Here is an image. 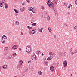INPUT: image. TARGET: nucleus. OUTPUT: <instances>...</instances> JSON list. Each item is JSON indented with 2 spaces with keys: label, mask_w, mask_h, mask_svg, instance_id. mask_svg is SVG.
Wrapping results in <instances>:
<instances>
[{
  "label": "nucleus",
  "mask_w": 77,
  "mask_h": 77,
  "mask_svg": "<svg viewBox=\"0 0 77 77\" xmlns=\"http://www.w3.org/2000/svg\"><path fill=\"white\" fill-rule=\"evenodd\" d=\"M57 0H54L53 2V3H52L51 0H48V1H47V3L49 7H51L52 9H54V5L56 6L57 5Z\"/></svg>",
  "instance_id": "nucleus-1"
},
{
  "label": "nucleus",
  "mask_w": 77,
  "mask_h": 77,
  "mask_svg": "<svg viewBox=\"0 0 77 77\" xmlns=\"http://www.w3.org/2000/svg\"><path fill=\"white\" fill-rule=\"evenodd\" d=\"M26 51L28 53H30L31 51V47L29 46H27L26 47Z\"/></svg>",
  "instance_id": "nucleus-2"
},
{
  "label": "nucleus",
  "mask_w": 77,
  "mask_h": 77,
  "mask_svg": "<svg viewBox=\"0 0 77 77\" xmlns=\"http://www.w3.org/2000/svg\"><path fill=\"white\" fill-rule=\"evenodd\" d=\"M44 65L45 66H48V63L47 61H43Z\"/></svg>",
  "instance_id": "nucleus-3"
},
{
  "label": "nucleus",
  "mask_w": 77,
  "mask_h": 77,
  "mask_svg": "<svg viewBox=\"0 0 77 77\" xmlns=\"http://www.w3.org/2000/svg\"><path fill=\"white\" fill-rule=\"evenodd\" d=\"M13 50H16L18 48V46L17 45L13 46L12 48Z\"/></svg>",
  "instance_id": "nucleus-4"
},
{
  "label": "nucleus",
  "mask_w": 77,
  "mask_h": 77,
  "mask_svg": "<svg viewBox=\"0 0 77 77\" xmlns=\"http://www.w3.org/2000/svg\"><path fill=\"white\" fill-rule=\"evenodd\" d=\"M32 12L33 13H36V9L35 8L33 7L32 8Z\"/></svg>",
  "instance_id": "nucleus-5"
},
{
  "label": "nucleus",
  "mask_w": 77,
  "mask_h": 77,
  "mask_svg": "<svg viewBox=\"0 0 77 77\" xmlns=\"http://www.w3.org/2000/svg\"><path fill=\"white\" fill-rule=\"evenodd\" d=\"M63 64L64 65V67H66V66H67V62H66V60H65L63 62Z\"/></svg>",
  "instance_id": "nucleus-6"
},
{
  "label": "nucleus",
  "mask_w": 77,
  "mask_h": 77,
  "mask_svg": "<svg viewBox=\"0 0 77 77\" xmlns=\"http://www.w3.org/2000/svg\"><path fill=\"white\" fill-rule=\"evenodd\" d=\"M50 69L51 71L53 72V71H54V67H53V66H51L50 67Z\"/></svg>",
  "instance_id": "nucleus-7"
},
{
  "label": "nucleus",
  "mask_w": 77,
  "mask_h": 77,
  "mask_svg": "<svg viewBox=\"0 0 77 77\" xmlns=\"http://www.w3.org/2000/svg\"><path fill=\"white\" fill-rule=\"evenodd\" d=\"M58 54L60 56H63V53L61 52H60L58 53Z\"/></svg>",
  "instance_id": "nucleus-8"
},
{
  "label": "nucleus",
  "mask_w": 77,
  "mask_h": 77,
  "mask_svg": "<svg viewBox=\"0 0 77 77\" xmlns=\"http://www.w3.org/2000/svg\"><path fill=\"white\" fill-rule=\"evenodd\" d=\"M3 68L4 69H6V68H8V66L6 65H3L2 66Z\"/></svg>",
  "instance_id": "nucleus-9"
},
{
  "label": "nucleus",
  "mask_w": 77,
  "mask_h": 77,
  "mask_svg": "<svg viewBox=\"0 0 77 77\" xmlns=\"http://www.w3.org/2000/svg\"><path fill=\"white\" fill-rule=\"evenodd\" d=\"M21 69V65H17V69L18 70H20Z\"/></svg>",
  "instance_id": "nucleus-10"
},
{
  "label": "nucleus",
  "mask_w": 77,
  "mask_h": 77,
  "mask_svg": "<svg viewBox=\"0 0 77 77\" xmlns=\"http://www.w3.org/2000/svg\"><path fill=\"white\" fill-rule=\"evenodd\" d=\"M42 17H44V18H45V17H46V16L47 15V14H46V13H43L42 14Z\"/></svg>",
  "instance_id": "nucleus-11"
},
{
  "label": "nucleus",
  "mask_w": 77,
  "mask_h": 77,
  "mask_svg": "<svg viewBox=\"0 0 77 77\" xmlns=\"http://www.w3.org/2000/svg\"><path fill=\"white\" fill-rule=\"evenodd\" d=\"M2 5H6V2L5 0H2Z\"/></svg>",
  "instance_id": "nucleus-12"
},
{
  "label": "nucleus",
  "mask_w": 77,
  "mask_h": 77,
  "mask_svg": "<svg viewBox=\"0 0 77 77\" xmlns=\"http://www.w3.org/2000/svg\"><path fill=\"white\" fill-rule=\"evenodd\" d=\"M50 57H53V53L51 52H50L49 53Z\"/></svg>",
  "instance_id": "nucleus-13"
},
{
  "label": "nucleus",
  "mask_w": 77,
  "mask_h": 77,
  "mask_svg": "<svg viewBox=\"0 0 77 77\" xmlns=\"http://www.w3.org/2000/svg\"><path fill=\"white\" fill-rule=\"evenodd\" d=\"M59 65V63H54V66H58Z\"/></svg>",
  "instance_id": "nucleus-14"
},
{
  "label": "nucleus",
  "mask_w": 77,
  "mask_h": 77,
  "mask_svg": "<svg viewBox=\"0 0 77 77\" xmlns=\"http://www.w3.org/2000/svg\"><path fill=\"white\" fill-rule=\"evenodd\" d=\"M36 29H33L32 31V34H34V33H35V30H36Z\"/></svg>",
  "instance_id": "nucleus-15"
},
{
  "label": "nucleus",
  "mask_w": 77,
  "mask_h": 77,
  "mask_svg": "<svg viewBox=\"0 0 77 77\" xmlns=\"http://www.w3.org/2000/svg\"><path fill=\"white\" fill-rule=\"evenodd\" d=\"M36 55H34L32 57V58L33 60V59H34L35 60L36 59Z\"/></svg>",
  "instance_id": "nucleus-16"
},
{
  "label": "nucleus",
  "mask_w": 77,
  "mask_h": 77,
  "mask_svg": "<svg viewBox=\"0 0 77 77\" xmlns=\"http://www.w3.org/2000/svg\"><path fill=\"white\" fill-rule=\"evenodd\" d=\"M15 25H19L20 24V23H19V22L17 21L15 22Z\"/></svg>",
  "instance_id": "nucleus-17"
},
{
  "label": "nucleus",
  "mask_w": 77,
  "mask_h": 77,
  "mask_svg": "<svg viewBox=\"0 0 77 77\" xmlns=\"http://www.w3.org/2000/svg\"><path fill=\"white\" fill-rule=\"evenodd\" d=\"M4 37H5V38L4 39H5H5H7V37L6 36H5V35H3L2 37V39H3Z\"/></svg>",
  "instance_id": "nucleus-18"
},
{
  "label": "nucleus",
  "mask_w": 77,
  "mask_h": 77,
  "mask_svg": "<svg viewBox=\"0 0 77 77\" xmlns=\"http://www.w3.org/2000/svg\"><path fill=\"white\" fill-rule=\"evenodd\" d=\"M8 50V47H6L5 48L4 50L5 51H7Z\"/></svg>",
  "instance_id": "nucleus-19"
},
{
  "label": "nucleus",
  "mask_w": 77,
  "mask_h": 77,
  "mask_svg": "<svg viewBox=\"0 0 77 77\" xmlns=\"http://www.w3.org/2000/svg\"><path fill=\"white\" fill-rule=\"evenodd\" d=\"M32 7H29L28 8V9L30 11H32Z\"/></svg>",
  "instance_id": "nucleus-20"
},
{
  "label": "nucleus",
  "mask_w": 77,
  "mask_h": 77,
  "mask_svg": "<svg viewBox=\"0 0 77 77\" xmlns=\"http://www.w3.org/2000/svg\"><path fill=\"white\" fill-rule=\"evenodd\" d=\"M5 5V9H8V5L7 4H6Z\"/></svg>",
  "instance_id": "nucleus-21"
},
{
  "label": "nucleus",
  "mask_w": 77,
  "mask_h": 77,
  "mask_svg": "<svg viewBox=\"0 0 77 77\" xmlns=\"http://www.w3.org/2000/svg\"><path fill=\"white\" fill-rule=\"evenodd\" d=\"M42 30H43V28H42L39 30V32L40 33H42Z\"/></svg>",
  "instance_id": "nucleus-22"
},
{
  "label": "nucleus",
  "mask_w": 77,
  "mask_h": 77,
  "mask_svg": "<svg viewBox=\"0 0 77 77\" xmlns=\"http://www.w3.org/2000/svg\"><path fill=\"white\" fill-rule=\"evenodd\" d=\"M1 42L2 43V44H4L5 42V40L4 39H2Z\"/></svg>",
  "instance_id": "nucleus-23"
},
{
  "label": "nucleus",
  "mask_w": 77,
  "mask_h": 77,
  "mask_svg": "<svg viewBox=\"0 0 77 77\" xmlns=\"http://www.w3.org/2000/svg\"><path fill=\"white\" fill-rule=\"evenodd\" d=\"M51 29V27H50L49 26L48 27V30L49 32H51V29Z\"/></svg>",
  "instance_id": "nucleus-24"
},
{
  "label": "nucleus",
  "mask_w": 77,
  "mask_h": 77,
  "mask_svg": "<svg viewBox=\"0 0 77 77\" xmlns=\"http://www.w3.org/2000/svg\"><path fill=\"white\" fill-rule=\"evenodd\" d=\"M36 24H37V23H33L32 26L33 27L34 26H36Z\"/></svg>",
  "instance_id": "nucleus-25"
},
{
  "label": "nucleus",
  "mask_w": 77,
  "mask_h": 77,
  "mask_svg": "<svg viewBox=\"0 0 77 77\" xmlns=\"http://www.w3.org/2000/svg\"><path fill=\"white\" fill-rule=\"evenodd\" d=\"M14 11L17 14H18L19 12H18V11L17 10L14 9Z\"/></svg>",
  "instance_id": "nucleus-26"
},
{
  "label": "nucleus",
  "mask_w": 77,
  "mask_h": 77,
  "mask_svg": "<svg viewBox=\"0 0 77 77\" xmlns=\"http://www.w3.org/2000/svg\"><path fill=\"white\" fill-rule=\"evenodd\" d=\"M51 59V57H49L47 58V60H50Z\"/></svg>",
  "instance_id": "nucleus-27"
},
{
  "label": "nucleus",
  "mask_w": 77,
  "mask_h": 77,
  "mask_svg": "<svg viewBox=\"0 0 77 77\" xmlns=\"http://www.w3.org/2000/svg\"><path fill=\"white\" fill-rule=\"evenodd\" d=\"M23 61L20 60L19 61V63L21 65H22V64H23Z\"/></svg>",
  "instance_id": "nucleus-28"
},
{
  "label": "nucleus",
  "mask_w": 77,
  "mask_h": 77,
  "mask_svg": "<svg viewBox=\"0 0 77 77\" xmlns=\"http://www.w3.org/2000/svg\"><path fill=\"white\" fill-rule=\"evenodd\" d=\"M41 9L42 10H44V9H45V7H44L43 6H41Z\"/></svg>",
  "instance_id": "nucleus-29"
},
{
  "label": "nucleus",
  "mask_w": 77,
  "mask_h": 77,
  "mask_svg": "<svg viewBox=\"0 0 77 77\" xmlns=\"http://www.w3.org/2000/svg\"><path fill=\"white\" fill-rule=\"evenodd\" d=\"M3 6V4L2 2H0V7H2Z\"/></svg>",
  "instance_id": "nucleus-30"
},
{
  "label": "nucleus",
  "mask_w": 77,
  "mask_h": 77,
  "mask_svg": "<svg viewBox=\"0 0 77 77\" xmlns=\"http://www.w3.org/2000/svg\"><path fill=\"white\" fill-rule=\"evenodd\" d=\"M41 52H40V51H39H39H37V52H36V54H38V55H39V54Z\"/></svg>",
  "instance_id": "nucleus-31"
},
{
  "label": "nucleus",
  "mask_w": 77,
  "mask_h": 77,
  "mask_svg": "<svg viewBox=\"0 0 77 77\" xmlns=\"http://www.w3.org/2000/svg\"><path fill=\"white\" fill-rule=\"evenodd\" d=\"M20 11H21V12H24V9L23 8H22L20 9Z\"/></svg>",
  "instance_id": "nucleus-32"
},
{
  "label": "nucleus",
  "mask_w": 77,
  "mask_h": 77,
  "mask_svg": "<svg viewBox=\"0 0 77 77\" xmlns=\"http://www.w3.org/2000/svg\"><path fill=\"white\" fill-rule=\"evenodd\" d=\"M27 27L28 29H32V27H30L28 26H27Z\"/></svg>",
  "instance_id": "nucleus-33"
},
{
  "label": "nucleus",
  "mask_w": 77,
  "mask_h": 77,
  "mask_svg": "<svg viewBox=\"0 0 77 77\" xmlns=\"http://www.w3.org/2000/svg\"><path fill=\"white\" fill-rule=\"evenodd\" d=\"M13 56L15 57L17 56V54H16L15 53H13Z\"/></svg>",
  "instance_id": "nucleus-34"
},
{
  "label": "nucleus",
  "mask_w": 77,
  "mask_h": 77,
  "mask_svg": "<svg viewBox=\"0 0 77 77\" xmlns=\"http://www.w3.org/2000/svg\"><path fill=\"white\" fill-rule=\"evenodd\" d=\"M38 73L39 75H42V72L41 71H38Z\"/></svg>",
  "instance_id": "nucleus-35"
},
{
  "label": "nucleus",
  "mask_w": 77,
  "mask_h": 77,
  "mask_svg": "<svg viewBox=\"0 0 77 77\" xmlns=\"http://www.w3.org/2000/svg\"><path fill=\"white\" fill-rule=\"evenodd\" d=\"M22 6H24V5H26V3L25 2H23L22 3Z\"/></svg>",
  "instance_id": "nucleus-36"
},
{
  "label": "nucleus",
  "mask_w": 77,
  "mask_h": 77,
  "mask_svg": "<svg viewBox=\"0 0 77 77\" xmlns=\"http://www.w3.org/2000/svg\"><path fill=\"white\" fill-rule=\"evenodd\" d=\"M63 56H66V52H64L63 54Z\"/></svg>",
  "instance_id": "nucleus-37"
},
{
  "label": "nucleus",
  "mask_w": 77,
  "mask_h": 77,
  "mask_svg": "<svg viewBox=\"0 0 77 77\" xmlns=\"http://www.w3.org/2000/svg\"><path fill=\"white\" fill-rule=\"evenodd\" d=\"M58 14H57V12H56L55 13V16H57Z\"/></svg>",
  "instance_id": "nucleus-38"
},
{
  "label": "nucleus",
  "mask_w": 77,
  "mask_h": 77,
  "mask_svg": "<svg viewBox=\"0 0 77 77\" xmlns=\"http://www.w3.org/2000/svg\"><path fill=\"white\" fill-rule=\"evenodd\" d=\"M32 31H30L29 32V35H32Z\"/></svg>",
  "instance_id": "nucleus-39"
},
{
  "label": "nucleus",
  "mask_w": 77,
  "mask_h": 77,
  "mask_svg": "<svg viewBox=\"0 0 77 77\" xmlns=\"http://www.w3.org/2000/svg\"><path fill=\"white\" fill-rule=\"evenodd\" d=\"M50 17L47 16V20H50Z\"/></svg>",
  "instance_id": "nucleus-40"
},
{
  "label": "nucleus",
  "mask_w": 77,
  "mask_h": 77,
  "mask_svg": "<svg viewBox=\"0 0 77 77\" xmlns=\"http://www.w3.org/2000/svg\"><path fill=\"white\" fill-rule=\"evenodd\" d=\"M71 54L72 55H74V52H71Z\"/></svg>",
  "instance_id": "nucleus-41"
},
{
  "label": "nucleus",
  "mask_w": 77,
  "mask_h": 77,
  "mask_svg": "<svg viewBox=\"0 0 77 77\" xmlns=\"http://www.w3.org/2000/svg\"><path fill=\"white\" fill-rule=\"evenodd\" d=\"M8 59H11V57H8Z\"/></svg>",
  "instance_id": "nucleus-42"
},
{
  "label": "nucleus",
  "mask_w": 77,
  "mask_h": 77,
  "mask_svg": "<svg viewBox=\"0 0 77 77\" xmlns=\"http://www.w3.org/2000/svg\"><path fill=\"white\" fill-rule=\"evenodd\" d=\"M67 14L68 15H71V14H70L69 12H68Z\"/></svg>",
  "instance_id": "nucleus-43"
},
{
  "label": "nucleus",
  "mask_w": 77,
  "mask_h": 77,
  "mask_svg": "<svg viewBox=\"0 0 77 77\" xmlns=\"http://www.w3.org/2000/svg\"><path fill=\"white\" fill-rule=\"evenodd\" d=\"M33 14H30V17H33Z\"/></svg>",
  "instance_id": "nucleus-44"
},
{
  "label": "nucleus",
  "mask_w": 77,
  "mask_h": 77,
  "mask_svg": "<svg viewBox=\"0 0 77 77\" xmlns=\"http://www.w3.org/2000/svg\"><path fill=\"white\" fill-rule=\"evenodd\" d=\"M26 1L27 2V3H29L30 0H26Z\"/></svg>",
  "instance_id": "nucleus-45"
},
{
  "label": "nucleus",
  "mask_w": 77,
  "mask_h": 77,
  "mask_svg": "<svg viewBox=\"0 0 77 77\" xmlns=\"http://www.w3.org/2000/svg\"><path fill=\"white\" fill-rule=\"evenodd\" d=\"M77 53V51L76 50H75L74 51V53Z\"/></svg>",
  "instance_id": "nucleus-46"
},
{
  "label": "nucleus",
  "mask_w": 77,
  "mask_h": 77,
  "mask_svg": "<svg viewBox=\"0 0 77 77\" xmlns=\"http://www.w3.org/2000/svg\"><path fill=\"white\" fill-rule=\"evenodd\" d=\"M70 52H72V48L70 49Z\"/></svg>",
  "instance_id": "nucleus-47"
},
{
  "label": "nucleus",
  "mask_w": 77,
  "mask_h": 77,
  "mask_svg": "<svg viewBox=\"0 0 77 77\" xmlns=\"http://www.w3.org/2000/svg\"><path fill=\"white\" fill-rule=\"evenodd\" d=\"M45 60H46V58H45V57L44 58V61H45Z\"/></svg>",
  "instance_id": "nucleus-48"
},
{
  "label": "nucleus",
  "mask_w": 77,
  "mask_h": 77,
  "mask_svg": "<svg viewBox=\"0 0 77 77\" xmlns=\"http://www.w3.org/2000/svg\"><path fill=\"white\" fill-rule=\"evenodd\" d=\"M68 8L69 9H70V8H71V6L70 5H69Z\"/></svg>",
  "instance_id": "nucleus-49"
},
{
  "label": "nucleus",
  "mask_w": 77,
  "mask_h": 77,
  "mask_svg": "<svg viewBox=\"0 0 77 77\" xmlns=\"http://www.w3.org/2000/svg\"><path fill=\"white\" fill-rule=\"evenodd\" d=\"M75 3L76 5H77V0H76L75 2Z\"/></svg>",
  "instance_id": "nucleus-50"
},
{
  "label": "nucleus",
  "mask_w": 77,
  "mask_h": 77,
  "mask_svg": "<svg viewBox=\"0 0 77 77\" xmlns=\"http://www.w3.org/2000/svg\"><path fill=\"white\" fill-rule=\"evenodd\" d=\"M28 63H31V61H28Z\"/></svg>",
  "instance_id": "nucleus-51"
},
{
  "label": "nucleus",
  "mask_w": 77,
  "mask_h": 77,
  "mask_svg": "<svg viewBox=\"0 0 77 77\" xmlns=\"http://www.w3.org/2000/svg\"><path fill=\"white\" fill-rule=\"evenodd\" d=\"M64 5L66 6H67V5L66 4V3H64Z\"/></svg>",
  "instance_id": "nucleus-52"
},
{
  "label": "nucleus",
  "mask_w": 77,
  "mask_h": 77,
  "mask_svg": "<svg viewBox=\"0 0 77 77\" xmlns=\"http://www.w3.org/2000/svg\"><path fill=\"white\" fill-rule=\"evenodd\" d=\"M19 49L20 51H21V48H19Z\"/></svg>",
  "instance_id": "nucleus-53"
},
{
  "label": "nucleus",
  "mask_w": 77,
  "mask_h": 77,
  "mask_svg": "<svg viewBox=\"0 0 77 77\" xmlns=\"http://www.w3.org/2000/svg\"><path fill=\"white\" fill-rule=\"evenodd\" d=\"M33 23V20L31 21V23Z\"/></svg>",
  "instance_id": "nucleus-54"
},
{
  "label": "nucleus",
  "mask_w": 77,
  "mask_h": 77,
  "mask_svg": "<svg viewBox=\"0 0 77 77\" xmlns=\"http://www.w3.org/2000/svg\"><path fill=\"white\" fill-rule=\"evenodd\" d=\"M64 25L65 26H67V25L66 23H64Z\"/></svg>",
  "instance_id": "nucleus-55"
},
{
  "label": "nucleus",
  "mask_w": 77,
  "mask_h": 77,
  "mask_svg": "<svg viewBox=\"0 0 77 77\" xmlns=\"http://www.w3.org/2000/svg\"><path fill=\"white\" fill-rule=\"evenodd\" d=\"M56 35H54V38H56Z\"/></svg>",
  "instance_id": "nucleus-56"
},
{
  "label": "nucleus",
  "mask_w": 77,
  "mask_h": 77,
  "mask_svg": "<svg viewBox=\"0 0 77 77\" xmlns=\"http://www.w3.org/2000/svg\"><path fill=\"white\" fill-rule=\"evenodd\" d=\"M53 54H54V56H56V53H53Z\"/></svg>",
  "instance_id": "nucleus-57"
},
{
  "label": "nucleus",
  "mask_w": 77,
  "mask_h": 77,
  "mask_svg": "<svg viewBox=\"0 0 77 77\" xmlns=\"http://www.w3.org/2000/svg\"><path fill=\"white\" fill-rule=\"evenodd\" d=\"M74 29H77V27H76V26L75 27Z\"/></svg>",
  "instance_id": "nucleus-58"
},
{
  "label": "nucleus",
  "mask_w": 77,
  "mask_h": 77,
  "mask_svg": "<svg viewBox=\"0 0 77 77\" xmlns=\"http://www.w3.org/2000/svg\"><path fill=\"white\" fill-rule=\"evenodd\" d=\"M42 56H44V54H43V53H42Z\"/></svg>",
  "instance_id": "nucleus-59"
},
{
  "label": "nucleus",
  "mask_w": 77,
  "mask_h": 77,
  "mask_svg": "<svg viewBox=\"0 0 77 77\" xmlns=\"http://www.w3.org/2000/svg\"><path fill=\"white\" fill-rule=\"evenodd\" d=\"M23 8V9H25V7H23V8Z\"/></svg>",
  "instance_id": "nucleus-60"
},
{
  "label": "nucleus",
  "mask_w": 77,
  "mask_h": 77,
  "mask_svg": "<svg viewBox=\"0 0 77 77\" xmlns=\"http://www.w3.org/2000/svg\"><path fill=\"white\" fill-rule=\"evenodd\" d=\"M69 6L71 7V6H72V5L70 4L69 5Z\"/></svg>",
  "instance_id": "nucleus-61"
},
{
  "label": "nucleus",
  "mask_w": 77,
  "mask_h": 77,
  "mask_svg": "<svg viewBox=\"0 0 77 77\" xmlns=\"http://www.w3.org/2000/svg\"><path fill=\"white\" fill-rule=\"evenodd\" d=\"M2 69V68L1 67V66H0V71H1V69Z\"/></svg>",
  "instance_id": "nucleus-62"
},
{
  "label": "nucleus",
  "mask_w": 77,
  "mask_h": 77,
  "mask_svg": "<svg viewBox=\"0 0 77 77\" xmlns=\"http://www.w3.org/2000/svg\"><path fill=\"white\" fill-rule=\"evenodd\" d=\"M23 35V33H22V32H21V35Z\"/></svg>",
  "instance_id": "nucleus-63"
},
{
  "label": "nucleus",
  "mask_w": 77,
  "mask_h": 77,
  "mask_svg": "<svg viewBox=\"0 0 77 77\" xmlns=\"http://www.w3.org/2000/svg\"><path fill=\"white\" fill-rule=\"evenodd\" d=\"M73 16H74V17H75V14H74V15H73Z\"/></svg>",
  "instance_id": "nucleus-64"
}]
</instances>
